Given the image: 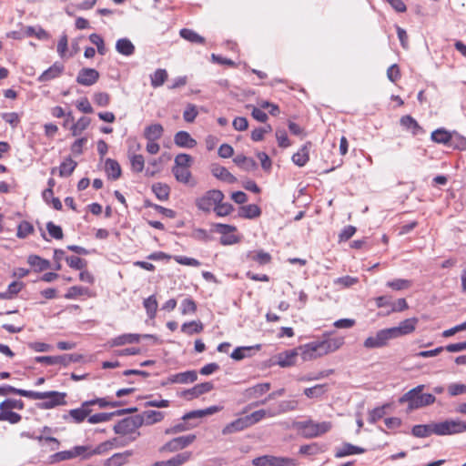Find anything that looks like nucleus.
Here are the masks:
<instances>
[{"label":"nucleus","instance_id":"1","mask_svg":"<svg viewBox=\"0 0 466 466\" xmlns=\"http://www.w3.org/2000/svg\"><path fill=\"white\" fill-rule=\"evenodd\" d=\"M425 385L420 384L406 393H404L400 399V404H408V411L419 410L433 404L436 401V398L433 394L423 393Z\"/></svg>","mask_w":466,"mask_h":466},{"label":"nucleus","instance_id":"2","mask_svg":"<svg viewBox=\"0 0 466 466\" xmlns=\"http://www.w3.org/2000/svg\"><path fill=\"white\" fill-rule=\"evenodd\" d=\"M331 427L332 424L329 421L315 422L309 420L298 423V428L302 431V435L308 439L319 437L328 432Z\"/></svg>","mask_w":466,"mask_h":466},{"label":"nucleus","instance_id":"3","mask_svg":"<svg viewBox=\"0 0 466 466\" xmlns=\"http://www.w3.org/2000/svg\"><path fill=\"white\" fill-rule=\"evenodd\" d=\"M435 434L439 436L452 435L466 431V421L461 420H446L433 422Z\"/></svg>","mask_w":466,"mask_h":466},{"label":"nucleus","instance_id":"4","mask_svg":"<svg viewBox=\"0 0 466 466\" xmlns=\"http://www.w3.org/2000/svg\"><path fill=\"white\" fill-rule=\"evenodd\" d=\"M224 194L218 189H211L207 191L203 196L196 199V206L199 210L210 212L214 210L216 204L223 201Z\"/></svg>","mask_w":466,"mask_h":466},{"label":"nucleus","instance_id":"5","mask_svg":"<svg viewBox=\"0 0 466 466\" xmlns=\"http://www.w3.org/2000/svg\"><path fill=\"white\" fill-rule=\"evenodd\" d=\"M304 361H309L327 355L321 340L311 341L299 347Z\"/></svg>","mask_w":466,"mask_h":466},{"label":"nucleus","instance_id":"6","mask_svg":"<svg viewBox=\"0 0 466 466\" xmlns=\"http://www.w3.org/2000/svg\"><path fill=\"white\" fill-rule=\"evenodd\" d=\"M252 464L254 466H298L299 462L296 459L289 457L263 455L255 458Z\"/></svg>","mask_w":466,"mask_h":466},{"label":"nucleus","instance_id":"7","mask_svg":"<svg viewBox=\"0 0 466 466\" xmlns=\"http://www.w3.org/2000/svg\"><path fill=\"white\" fill-rule=\"evenodd\" d=\"M143 425V420L138 415L125 418L114 426L116 434L127 435L135 432Z\"/></svg>","mask_w":466,"mask_h":466},{"label":"nucleus","instance_id":"8","mask_svg":"<svg viewBox=\"0 0 466 466\" xmlns=\"http://www.w3.org/2000/svg\"><path fill=\"white\" fill-rule=\"evenodd\" d=\"M196 440L195 434H188L185 436H179L172 439L171 441L165 443L160 447V452H176L181 451L190 444H192Z\"/></svg>","mask_w":466,"mask_h":466},{"label":"nucleus","instance_id":"9","mask_svg":"<svg viewBox=\"0 0 466 466\" xmlns=\"http://www.w3.org/2000/svg\"><path fill=\"white\" fill-rule=\"evenodd\" d=\"M82 359L83 356L80 354H64L61 356H37L35 358V360L47 365L61 364L67 366L71 362H79Z\"/></svg>","mask_w":466,"mask_h":466},{"label":"nucleus","instance_id":"10","mask_svg":"<svg viewBox=\"0 0 466 466\" xmlns=\"http://www.w3.org/2000/svg\"><path fill=\"white\" fill-rule=\"evenodd\" d=\"M390 339H393V337L390 329H380L374 336L365 339L364 347L367 349L380 348L386 345Z\"/></svg>","mask_w":466,"mask_h":466},{"label":"nucleus","instance_id":"11","mask_svg":"<svg viewBox=\"0 0 466 466\" xmlns=\"http://www.w3.org/2000/svg\"><path fill=\"white\" fill-rule=\"evenodd\" d=\"M45 394L46 401L40 404V408L49 410L53 409L55 407H57L59 405L66 404L65 398L66 394L65 392H59V391H45L43 392Z\"/></svg>","mask_w":466,"mask_h":466},{"label":"nucleus","instance_id":"12","mask_svg":"<svg viewBox=\"0 0 466 466\" xmlns=\"http://www.w3.org/2000/svg\"><path fill=\"white\" fill-rule=\"evenodd\" d=\"M99 76L97 70L85 67L79 70L76 80L81 86H90L98 81Z\"/></svg>","mask_w":466,"mask_h":466},{"label":"nucleus","instance_id":"13","mask_svg":"<svg viewBox=\"0 0 466 466\" xmlns=\"http://www.w3.org/2000/svg\"><path fill=\"white\" fill-rule=\"evenodd\" d=\"M417 323L418 319L416 318L407 319L401 321L398 327L390 328V330L392 337L397 338L401 335L411 333L415 329Z\"/></svg>","mask_w":466,"mask_h":466},{"label":"nucleus","instance_id":"14","mask_svg":"<svg viewBox=\"0 0 466 466\" xmlns=\"http://www.w3.org/2000/svg\"><path fill=\"white\" fill-rule=\"evenodd\" d=\"M65 66L59 62L54 63L49 68L45 70L37 78L39 82H47L58 77L64 71Z\"/></svg>","mask_w":466,"mask_h":466},{"label":"nucleus","instance_id":"15","mask_svg":"<svg viewBox=\"0 0 466 466\" xmlns=\"http://www.w3.org/2000/svg\"><path fill=\"white\" fill-rule=\"evenodd\" d=\"M214 388V385L212 382H203L195 385L193 388L187 390L183 392V395L191 400L194 398H198L201 396L202 394L208 393L210 390H212Z\"/></svg>","mask_w":466,"mask_h":466},{"label":"nucleus","instance_id":"16","mask_svg":"<svg viewBox=\"0 0 466 466\" xmlns=\"http://www.w3.org/2000/svg\"><path fill=\"white\" fill-rule=\"evenodd\" d=\"M299 354V348L294 350H286L278 355V364L282 368H287L295 365L296 359Z\"/></svg>","mask_w":466,"mask_h":466},{"label":"nucleus","instance_id":"17","mask_svg":"<svg viewBox=\"0 0 466 466\" xmlns=\"http://www.w3.org/2000/svg\"><path fill=\"white\" fill-rule=\"evenodd\" d=\"M92 404H95V401H86L80 408L69 410L68 416L74 422L80 423L89 415L90 410H88V406Z\"/></svg>","mask_w":466,"mask_h":466},{"label":"nucleus","instance_id":"18","mask_svg":"<svg viewBox=\"0 0 466 466\" xmlns=\"http://www.w3.org/2000/svg\"><path fill=\"white\" fill-rule=\"evenodd\" d=\"M270 390V383L264 382V383H258L256 384L250 388H248L244 391V396L248 400L251 399H258L264 395L266 392H268Z\"/></svg>","mask_w":466,"mask_h":466},{"label":"nucleus","instance_id":"19","mask_svg":"<svg viewBox=\"0 0 466 466\" xmlns=\"http://www.w3.org/2000/svg\"><path fill=\"white\" fill-rule=\"evenodd\" d=\"M175 144L179 147L193 148L197 141L187 131H178L174 137Z\"/></svg>","mask_w":466,"mask_h":466},{"label":"nucleus","instance_id":"20","mask_svg":"<svg viewBox=\"0 0 466 466\" xmlns=\"http://www.w3.org/2000/svg\"><path fill=\"white\" fill-rule=\"evenodd\" d=\"M248 427L249 426H248V420H246V417H241V418H238L233 421H231L230 423L227 424L222 429V434L223 435L233 434L235 432L241 431Z\"/></svg>","mask_w":466,"mask_h":466},{"label":"nucleus","instance_id":"21","mask_svg":"<svg viewBox=\"0 0 466 466\" xmlns=\"http://www.w3.org/2000/svg\"><path fill=\"white\" fill-rule=\"evenodd\" d=\"M140 336L135 333H127L119 335L116 338L111 339L108 341L110 347H117L126 344L137 343L139 341Z\"/></svg>","mask_w":466,"mask_h":466},{"label":"nucleus","instance_id":"22","mask_svg":"<svg viewBox=\"0 0 466 466\" xmlns=\"http://www.w3.org/2000/svg\"><path fill=\"white\" fill-rule=\"evenodd\" d=\"M211 173L217 178L227 183L233 184L237 182L236 177H234L225 167L213 165L211 167Z\"/></svg>","mask_w":466,"mask_h":466},{"label":"nucleus","instance_id":"23","mask_svg":"<svg viewBox=\"0 0 466 466\" xmlns=\"http://www.w3.org/2000/svg\"><path fill=\"white\" fill-rule=\"evenodd\" d=\"M365 451L363 448L350 443H344L341 447L336 449L335 457L343 458L353 454H361Z\"/></svg>","mask_w":466,"mask_h":466},{"label":"nucleus","instance_id":"24","mask_svg":"<svg viewBox=\"0 0 466 466\" xmlns=\"http://www.w3.org/2000/svg\"><path fill=\"white\" fill-rule=\"evenodd\" d=\"M137 415H138V417H140L143 420V424H146V425H152L157 422H159L165 417V414L162 411H157V410H145L141 414H137Z\"/></svg>","mask_w":466,"mask_h":466},{"label":"nucleus","instance_id":"25","mask_svg":"<svg viewBox=\"0 0 466 466\" xmlns=\"http://www.w3.org/2000/svg\"><path fill=\"white\" fill-rule=\"evenodd\" d=\"M116 50L120 55L130 56L135 53V46L128 38H120L116 43Z\"/></svg>","mask_w":466,"mask_h":466},{"label":"nucleus","instance_id":"26","mask_svg":"<svg viewBox=\"0 0 466 466\" xmlns=\"http://www.w3.org/2000/svg\"><path fill=\"white\" fill-rule=\"evenodd\" d=\"M131 455L132 451H129L115 453L104 461V466H122Z\"/></svg>","mask_w":466,"mask_h":466},{"label":"nucleus","instance_id":"27","mask_svg":"<svg viewBox=\"0 0 466 466\" xmlns=\"http://www.w3.org/2000/svg\"><path fill=\"white\" fill-rule=\"evenodd\" d=\"M24 35L26 37L35 36L39 40H48L50 38V35L40 25L25 26Z\"/></svg>","mask_w":466,"mask_h":466},{"label":"nucleus","instance_id":"28","mask_svg":"<svg viewBox=\"0 0 466 466\" xmlns=\"http://www.w3.org/2000/svg\"><path fill=\"white\" fill-rule=\"evenodd\" d=\"M105 170L107 177L113 180H116L121 176V167L116 160L107 158L105 162Z\"/></svg>","mask_w":466,"mask_h":466},{"label":"nucleus","instance_id":"29","mask_svg":"<svg viewBox=\"0 0 466 466\" xmlns=\"http://www.w3.org/2000/svg\"><path fill=\"white\" fill-rule=\"evenodd\" d=\"M277 413L275 411L271 410H258L254 412H252L249 415L245 416L246 420H248V426H252L261 420H263L266 417H274Z\"/></svg>","mask_w":466,"mask_h":466},{"label":"nucleus","instance_id":"30","mask_svg":"<svg viewBox=\"0 0 466 466\" xmlns=\"http://www.w3.org/2000/svg\"><path fill=\"white\" fill-rule=\"evenodd\" d=\"M164 132V128L160 124H153L147 126L144 131V137L147 140H157L159 139Z\"/></svg>","mask_w":466,"mask_h":466},{"label":"nucleus","instance_id":"31","mask_svg":"<svg viewBox=\"0 0 466 466\" xmlns=\"http://www.w3.org/2000/svg\"><path fill=\"white\" fill-rule=\"evenodd\" d=\"M412 435L417 438H426L431 436V434H435V430L433 429V422L430 424H419L413 426L411 430Z\"/></svg>","mask_w":466,"mask_h":466},{"label":"nucleus","instance_id":"32","mask_svg":"<svg viewBox=\"0 0 466 466\" xmlns=\"http://www.w3.org/2000/svg\"><path fill=\"white\" fill-rule=\"evenodd\" d=\"M172 173L176 177L177 181L183 184H190L192 174L189 170V167H173Z\"/></svg>","mask_w":466,"mask_h":466},{"label":"nucleus","instance_id":"33","mask_svg":"<svg viewBox=\"0 0 466 466\" xmlns=\"http://www.w3.org/2000/svg\"><path fill=\"white\" fill-rule=\"evenodd\" d=\"M400 122L403 128L410 131L413 135H418L421 131V127L418 122L409 115L403 116Z\"/></svg>","mask_w":466,"mask_h":466},{"label":"nucleus","instance_id":"34","mask_svg":"<svg viewBox=\"0 0 466 466\" xmlns=\"http://www.w3.org/2000/svg\"><path fill=\"white\" fill-rule=\"evenodd\" d=\"M167 72L166 69L158 68L150 75V83L154 88H157L164 85L167 79Z\"/></svg>","mask_w":466,"mask_h":466},{"label":"nucleus","instance_id":"35","mask_svg":"<svg viewBox=\"0 0 466 466\" xmlns=\"http://www.w3.org/2000/svg\"><path fill=\"white\" fill-rule=\"evenodd\" d=\"M324 346L326 354L334 352L344 344L343 337H336L321 340Z\"/></svg>","mask_w":466,"mask_h":466},{"label":"nucleus","instance_id":"36","mask_svg":"<svg viewBox=\"0 0 466 466\" xmlns=\"http://www.w3.org/2000/svg\"><path fill=\"white\" fill-rule=\"evenodd\" d=\"M233 161L236 165L247 171L253 170L257 167L256 161L251 157H245L244 155L236 156Z\"/></svg>","mask_w":466,"mask_h":466},{"label":"nucleus","instance_id":"37","mask_svg":"<svg viewBox=\"0 0 466 466\" xmlns=\"http://www.w3.org/2000/svg\"><path fill=\"white\" fill-rule=\"evenodd\" d=\"M24 287L19 281H13L5 291L0 292V299H12Z\"/></svg>","mask_w":466,"mask_h":466},{"label":"nucleus","instance_id":"38","mask_svg":"<svg viewBox=\"0 0 466 466\" xmlns=\"http://www.w3.org/2000/svg\"><path fill=\"white\" fill-rule=\"evenodd\" d=\"M8 390L13 394H16L32 400H44L46 396L45 394H43V392L16 389L13 386L9 387Z\"/></svg>","mask_w":466,"mask_h":466},{"label":"nucleus","instance_id":"39","mask_svg":"<svg viewBox=\"0 0 466 466\" xmlns=\"http://www.w3.org/2000/svg\"><path fill=\"white\" fill-rule=\"evenodd\" d=\"M152 191L157 199L160 201H165L168 199L170 187L164 183H155L152 186Z\"/></svg>","mask_w":466,"mask_h":466},{"label":"nucleus","instance_id":"40","mask_svg":"<svg viewBox=\"0 0 466 466\" xmlns=\"http://www.w3.org/2000/svg\"><path fill=\"white\" fill-rule=\"evenodd\" d=\"M179 35L185 40L195 43V44H204L205 39L201 35H199L197 32L192 29L183 28L180 30Z\"/></svg>","mask_w":466,"mask_h":466},{"label":"nucleus","instance_id":"41","mask_svg":"<svg viewBox=\"0 0 466 466\" xmlns=\"http://www.w3.org/2000/svg\"><path fill=\"white\" fill-rule=\"evenodd\" d=\"M309 159V147L307 146L302 147L297 153L292 156L293 163L299 167L305 166Z\"/></svg>","mask_w":466,"mask_h":466},{"label":"nucleus","instance_id":"42","mask_svg":"<svg viewBox=\"0 0 466 466\" xmlns=\"http://www.w3.org/2000/svg\"><path fill=\"white\" fill-rule=\"evenodd\" d=\"M327 391L326 384H317L310 388H306L304 390V394L309 399H318L325 394Z\"/></svg>","mask_w":466,"mask_h":466},{"label":"nucleus","instance_id":"43","mask_svg":"<svg viewBox=\"0 0 466 466\" xmlns=\"http://www.w3.org/2000/svg\"><path fill=\"white\" fill-rule=\"evenodd\" d=\"M260 212L258 206L249 204L240 208L239 215L246 218H255L260 215Z\"/></svg>","mask_w":466,"mask_h":466},{"label":"nucleus","instance_id":"44","mask_svg":"<svg viewBox=\"0 0 466 466\" xmlns=\"http://www.w3.org/2000/svg\"><path fill=\"white\" fill-rule=\"evenodd\" d=\"M28 263L38 271H43L50 267V262L36 255H30L27 259Z\"/></svg>","mask_w":466,"mask_h":466},{"label":"nucleus","instance_id":"45","mask_svg":"<svg viewBox=\"0 0 466 466\" xmlns=\"http://www.w3.org/2000/svg\"><path fill=\"white\" fill-rule=\"evenodd\" d=\"M91 123V119L87 116L80 117L76 123L71 127L72 135L74 137L79 136L85 129L88 127Z\"/></svg>","mask_w":466,"mask_h":466},{"label":"nucleus","instance_id":"46","mask_svg":"<svg viewBox=\"0 0 466 466\" xmlns=\"http://www.w3.org/2000/svg\"><path fill=\"white\" fill-rule=\"evenodd\" d=\"M451 138V134L443 128H439L431 133V139L436 143L447 144Z\"/></svg>","mask_w":466,"mask_h":466},{"label":"nucleus","instance_id":"47","mask_svg":"<svg viewBox=\"0 0 466 466\" xmlns=\"http://www.w3.org/2000/svg\"><path fill=\"white\" fill-rule=\"evenodd\" d=\"M203 330V324L200 321H189L186 322L181 326V331L192 335L195 333H200Z\"/></svg>","mask_w":466,"mask_h":466},{"label":"nucleus","instance_id":"48","mask_svg":"<svg viewBox=\"0 0 466 466\" xmlns=\"http://www.w3.org/2000/svg\"><path fill=\"white\" fill-rule=\"evenodd\" d=\"M143 305L146 309L147 316L150 319H154L157 310V301L156 297L154 295L149 296L144 300Z\"/></svg>","mask_w":466,"mask_h":466},{"label":"nucleus","instance_id":"49","mask_svg":"<svg viewBox=\"0 0 466 466\" xmlns=\"http://www.w3.org/2000/svg\"><path fill=\"white\" fill-rule=\"evenodd\" d=\"M412 282L409 279H396L392 280H389L386 283V286L390 288L393 290H402V289H408L411 287Z\"/></svg>","mask_w":466,"mask_h":466},{"label":"nucleus","instance_id":"50","mask_svg":"<svg viewBox=\"0 0 466 466\" xmlns=\"http://www.w3.org/2000/svg\"><path fill=\"white\" fill-rule=\"evenodd\" d=\"M76 162L72 158H66L63 161L59 167V175L61 177H68L70 176L76 167Z\"/></svg>","mask_w":466,"mask_h":466},{"label":"nucleus","instance_id":"51","mask_svg":"<svg viewBox=\"0 0 466 466\" xmlns=\"http://www.w3.org/2000/svg\"><path fill=\"white\" fill-rule=\"evenodd\" d=\"M22 417L20 414L6 410H0V421H8L12 424L18 423Z\"/></svg>","mask_w":466,"mask_h":466},{"label":"nucleus","instance_id":"52","mask_svg":"<svg viewBox=\"0 0 466 466\" xmlns=\"http://www.w3.org/2000/svg\"><path fill=\"white\" fill-rule=\"evenodd\" d=\"M83 295H89V289L87 288L73 286L68 289L67 292L65 294V298L67 299H73Z\"/></svg>","mask_w":466,"mask_h":466},{"label":"nucleus","instance_id":"53","mask_svg":"<svg viewBox=\"0 0 466 466\" xmlns=\"http://www.w3.org/2000/svg\"><path fill=\"white\" fill-rule=\"evenodd\" d=\"M131 168L134 172L139 173L142 172L145 166V159L142 155L133 154L129 157Z\"/></svg>","mask_w":466,"mask_h":466},{"label":"nucleus","instance_id":"54","mask_svg":"<svg viewBox=\"0 0 466 466\" xmlns=\"http://www.w3.org/2000/svg\"><path fill=\"white\" fill-rule=\"evenodd\" d=\"M23 410L24 402L21 400L7 399L0 403V410Z\"/></svg>","mask_w":466,"mask_h":466},{"label":"nucleus","instance_id":"55","mask_svg":"<svg viewBox=\"0 0 466 466\" xmlns=\"http://www.w3.org/2000/svg\"><path fill=\"white\" fill-rule=\"evenodd\" d=\"M248 257L252 260L258 262L259 265H266V264L269 263L271 260L270 254L268 252H265L263 250H259L256 253H250L248 255Z\"/></svg>","mask_w":466,"mask_h":466},{"label":"nucleus","instance_id":"56","mask_svg":"<svg viewBox=\"0 0 466 466\" xmlns=\"http://www.w3.org/2000/svg\"><path fill=\"white\" fill-rule=\"evenodd\" d=\"M174 162H175L174 167H190V166L193 162V158L188 154L181 153V154H178L177 156H176Z\"/></svg>","mask_w":466,"mask_h":466},{"label":"nucleus","instance_id":"57","mask_svg":"<svg viewBox=\"0 0 466 466\" xmlns=\"http://www.w3.org/2000/svg\"><path fill=\"white\" fill-rule=\"evenodd\" d=\"M34 231V227L28 221H22L17 227L16 236L25 238Z\"/></svg>","mask_w":466,"mask_h":466},{"label":"nucleus","instance_id":"58","mask_svg":"<svg viewBox=\"0 0 466 466\" xmlns=\"http://www.w3.org/2000/svg\"><path fill=\"white\" fill-rule=\"evenodd\" d=\"M115 412L106 413V412H101V413H96L94 415H91L87 418V421L91 424H96L100 422H105L109 420L113 416H115Z\"/></svg>","mask_w":466,"mask_h":466},{"label":"nucleus","instance_id":"59","mask_svg":"<svg viewBox=\"0 0 466 466\" xmlns=\"http://www.w3.org/2000/svg\"><path fill=\"white\" fill-rule=\"evenodd\" d=\"M198 115L197 106L193 104H187L183 113V118L187 123H192Z\"/></svg>","mask_w":466,"mask_h":466},{"label":"nucleus","instance_id":"60","mask_svg":"<svg viewBox=\"0 0 466 466\" xmlns=\"http://www.w3.org/2000/svg\"><path fill=\"white\" fill-rule=\"evenodd\" d=\"M447 390L451 397L466 394V385L463 383H451L448 385Z\"/></svg>","mask_w":466,"mask_h":466},{"label":"nucleus","instance_id":"61","mask_svg":"<svg viewBox=\"0 0 466 466\" xmlns=\"http://www.w3.org/2000/svg\"><path fill=\"white\" fill-rule=\"evenodd\" d=\"M214 211L218 217H225L233 211V206L230 203H223L222 201L216 204Z\"/></svg>","mask_w":466,"mask_h":466},{"label":"nucleus","instance_id":"62","mask_svg":"<svg viewBox=\"0 0 466 466\" xmlns=\"http://www.w3.org/2000/svg\"><path fill=\"white\" fill-rule=\"evenodd\" d=\"M299 452L301 455H316L321 452V449L318 443H310L300 446Z\"/></svg>","mask_w":466,"mask_h":466},{"label":"nucleus","instance_id":"63","mask_svg":"<svg viewBox=\"0 0 466 466\" xmlns=\"http://www.w3.org/2000/svg\"><path fill=\"white\" fill-rule=\"evenodd\" d=\"M89 40L92 44L96 45V47H97V52L104 56L106 54V46H105V42H104V39L102 38V36L98 34H91L89 35Z\"/></svg>","mask_w":466,"mask_h":466},{"label":"nucleus","instance_id":"64","mask_svg":"<svg viewBox=\"0 0 466 466\" xmlns=\"http://www.w3.org/2000/svg\"><path fill=\"white\" fill-rule=\"evenodd\" d=\"M66 261L75 269H83L86 266V261L76 256L66 257Z\"/></svg>","mask_w":466,"mask_h":466}]
</instances>
